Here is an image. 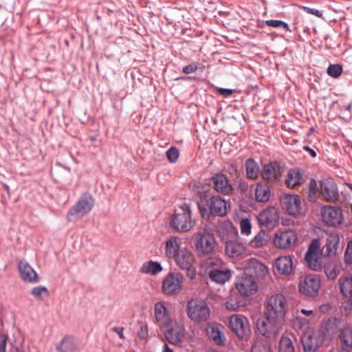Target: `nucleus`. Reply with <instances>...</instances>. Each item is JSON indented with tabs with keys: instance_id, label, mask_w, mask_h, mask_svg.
Returning <instances> with one entry per match:
<instances>
[{
	"instance_id": "1",
	"label": "nucleus",
	"mask_w": 352,
	"mask_h": 352,
	"mask_svg": "<svg viewBox=\"0 0 352 352\" xmlns=\"http://www.w3.org/2000/svg\"><path fill=\"white\" fill-rule=\"evenodd\" d=\"M283 321L263 314L256 322L260 335L268 340L275 339L282 330Z\"/></svg>"
},
{
	"instance_id": "2",
	"label": "nucleus",
	"mask_w": 352,
	"mask_h": 352,
	"mask_svg": "<svg viewBox=\"0 0 352 352\" xmlns=\"http://www.w3.org/2000/svg\"><path fill=\"white\" fill-rule=\"evenodd\" d=\"M170 225L177 232H187L195 226V221L192 219V212L188 204H184L179 206L173 215Z\"/></svg>"
},
{
	"instance_id": "3",
	"label": "nucleus",
	"mask_w": 352,
	"mask_h": 352,
	"mask_svg": "<svg viewBox=\"0 0 352 352\" xmlns=\"http://www.w3.org/2000/svg\"><path fill=\"white\" fill-rule=\"evenodd\" d=\"M287 311V302L281 294H274L267 300L263 314L284 322Z\"/></svg>"
},
{
	"instance_id": "4",
	"label": "nucleus",
	"mask_w": 352,
	"mask_h": 352,
	"mask_svg": "<svg viewBox=\"0 0 352 352\" xmlns=\"http://www.w3.org/2000/svg\"><path fill=\"white\" fill-rule=\"evenodd\" d=\"M204 218H209L210 215L223 217L226 215L229 204L219 195L212 196L203 206L199 205Z\"/></svg>"
},
{
	"instance_id": "5",
	"label": "nucleus",
	"mask_w": 352,
	"mask_h": 352,
	"mask_svg": "<svg viewBox=\"0 0 352 352\" xmlns=\"http://www.w3.org/2000/svg\"><path fill=\"white\" fill-rule=\"evenodd\" d=\"M188 316L195 322L207 321L210 316V311L207 303L201 299H192L186 306Z\"/></svg>"
},
{
	"instance_id": "6",
	"label": "nucleus",
	"mask_w": 352,
	"mask_h": 352,
	"mask_svg": "<svg viewBox=\"0 0 352 352\" xmlns=\"http://www.w3.org/2000/svg\"><path fill=\"white\" fill-rule=\"evenodd\" d=\"M324 332L319 329H308L301 334L300 341L304 352H316L322 344Z\"/></svg>"
},
{
	"instance_id": "7",
	"label": "nucleus",
	"mask_w": 352,
	"mask_h": 352,
	"mask_svg": "<svg viewBox=\"0 0 352 352\" xmlns=\"http://www.w3.org/2000/svg\"><path fill=\"white\" fill-rule=\"evenodd\" d=\"M173 260L179 269L186 271L187 277H188L190 280H192L195 278V258L190 250L186 248H181L177 255L175 256Z\"/></svg>"
},
{
	"instance_id": "8",
	"label": "nucleus",
	"mask_w": 352,
	"mask_h": 352,
	"mask_svg": "<svg viewBox=\"0 0 352 352\" xmlns=\"http://www.w3.org/2000/svg\"><path fill=\"white\" fill-rule=\"evenodd\" d=\"M94 205V199L90 195H83L67 214L69 221H73L89 213Z\"/></svg>"
},
{
	"instance_id": "9",
	"label": "nucleus",
	"mask_w": 352,
	"mask_h": 352,
	"mask_svg": "<svg viewBox=\"0 0 352 352\" xmlns=\"http://www.w3.org/2000/svg\"><path fill=\"white\" fill-rule=\"evenodd\" d=\"M184 276L179 272H170L163 279L162 292L164 294L173 296L183 289Z\"/></svg>"
},
{
	"instance_id": "10",
	"label": "nucleus",
	"mask_w": 352,
	"mask_h": 352,
	"mask_svg": "<svg viewBox=\"0 0 352 352\" xmlns=\"http://www.w3.org/2000/svg\"><path fill=\"white\" fill-rule=\"evenodd\" d=\"M195 248L204 254L212 253L217 243L212 234L204 230L199 232L193 236Z\"/></svg>"
},
{
	"instance_id": "11",
	"label": "nucleus",
	"mask_w": 352,
	"mask_h": 352,
	"mask_svg": "<svg viewBox=\"0 0 352 352\" xmlns=\"http://www.w3.org/2000/svg\"><path fill=\"white\" fill-rule=\"evenodd\" d=\"M153 316L155 323L161 329L170 326L175 320L171 317L168 303L164 301H159L154 304Z\"/></svg>"
},
{
	"instance_id": "12",
	"label": "nucleus",
	"mask_w": 352,
	"mask_h": 352,
	"mask_svg": "<svg viewBox=\"0 0 352 352\" xmlns=\"http://www.w3.org/2000/svg\"><path fill=\"white\" fill-rule=\"evenodd\" d=\"M320 213L322 221L328 226L337 228L344 222L342 210L339 207L325 206L321 208Z\"/></svg>"
},
{
	"instance_id": "13",
	"label": "nucleus",
	"mask_w": 352,
	"mask_h": 352,
	"mask_svg": "<svg viewBox=\"0 0 352 352\" xmlns=\"http://www.w3.org/2000/svg\"><path fill=\"white\" fill-rule=\"evenodd\" d=\"M320 287V279L318 276L315 274L306 275L304 279L298 283L300 293L309 297L317 296Z\"/></svg>"
},
{
	"instance_id": "14",
	"label": "nucleus",
	"mask_w": 352,
	"mask_h": 352,
	"mask_svg": "<svg viewBox=\"0 0 352 352\" xmlns=\"http://www.w3.org/2000/svg\"><path fill=\"white\" fill-rule=\"evenodd\" d=\"M298 236L292 229L278 230L274 235L273 242L278 249H287L294 245L297 241Z\"/></svg>"
},
{
	"instance_id": "15",
	"label": "nucleus",
	"mask_w": 352,
	"mask_h": 352,
	"mask_svg": "<svg viewBox=\"0 0 352 352\" xmlns=\"http://www.w3.org/2000/svg\"><path fill=\"white\" fill-rule=\"evenodd\" d=\"M229 327L241 339L246 338L250 333L248 318L240 314H234L229 318Z\"/></svg>"
},
{
	"instance_id": "16",
	"label": "nucleus",
	"mask_w": 352,
	"mask_h": 352,
	"mask_svg": "<svg viewBox=\"0 0 352 352\" xmlns=\"http://www.w3.org/2000/svg\"><path fill=\"white\" fill-rule=\"evenodd\" d=\"M320 192L324 201L334 203L338 200L339 191L335 180L325 178L320 182Z\"/></svg>"
},
{
	"instance_id": "17",
	"label": "nucleus",
	"mask_w": 352,
	"mask_h": 352,
	"mask_svg": "<svg viewBox=\"0 0 352 352\" xmlns=\"http://www.w3.org/2000/svg\"><path fill=\"white\" fill-rule=\"evenodd\" d=\"M236 289L241 296H250L257 292V284L251 275L241 276L236 283Z\"/></svg>"
},
{
	"instance_id": "18",
	"label": "nucleus",
	"mask_w": 352,
	"mask_h": 352,
	"mask_svg": "<svg viewBox=\"0 0 352 352\" xmlns=\"http://www.w3.org/2000/svg\"><path fill=\"white\" fill-rule=\"evenodd\" d=\"M213 189L223 195H230L234 188L226 175L221 173H215L211 178Z\"/></svg>"
},
{
	"instance_id": "19",
	"label": "nucleus",
	"mask_w": 352,
	"mask_h": 352,
	"mask_svg": "<svg viewBox=\"0 0 352 352\" xmlns=\"http://www.w3.org/2000/svg\"><path fill=\"white\" fill-rule=\"evenodd\" d=\"M320 242L318 239L311 241L308 250L305 254V259L308 266L313 270L318 271L321 268V263L319 260Z\"/></svg>"
},
{
	"instance_id": "20",
	"label": "nucleus",
	"mask_w": 352,
	"mask_h": 352,
	"mask_svg": "<svg viewBox=\"0 0 352 352\" xmlns=\"http://www.w3.org/2000/svg\"><path fill=\"white\" fill-rule=\"evenodd\" d=\"M233 239H227L225 242V252L229 257H237L245 253V245L237 236V233L233 232Z\"/></svg>"
},
{
	"instance_id": "21",
	"label": "nucleus",
	"mask_w": 352,
	"mask_h": 352,
	"mask_svg": "<svg viewBox=\"0 0 352 352\" xmlns=\"http://www.w3.org/2000/svg\"><path fill=\"white\" fill-rule=\"evenodd\" d=\"M224 327L218 323L210 322L207 324L206 333L217 345L224 346L226 343V338L223 332Z\"/></svg>"
},
{
	"instance_id": "22",
	"label": "nucleus",
	"mask_w": 352,
	"mask_h": 352,
	"mask_svg": "<svg viewBox=\"0 0 352 352\" xmlns=\"http://www.w3.org/2000/svg\"><path fill=\"white\" fill-rule=\"evenodd\" d=\"M164 329H166L164 332V336L170 344H179L184 336V327L175 320L170 326Z\"/></svg>"
},
{
	"instance_id": "23",
	"label": "nucleus",
	"mask_w": 352,
	"mask_h": 352,
	"mask_svg": "<svg viewBox=\"0 0 352 352\" xmlns=\"http://www.w3.org/2000/svg\"><path fill=\"white\" fill-rule=\"evenodd\" d=\"M340 294L345 298L352 307V274H342L338 280Z\"/></svg>"
},
{
	"instance_id": "24",
	"label": "nucleus",
	"mask_w": 352,
	"mask_h": 352,
	"mask_svg": "<svg viewBox=\"0 0 352 352\" xmlns=\"http://www.w3.org/2000/svg\"><path fill=\"white\" fill-rule=\"evenodd\" d=\"M262 178L268 183H274L281 177L280 168L276 162H270L264 165L261 171Z\"/></svg>"
},
{
	"instance_id": "25",
	"label": "nucleus",
	"mask_w": 352,
	"mask_h": 352,
	"mask_svg": "<svg viewBox=\"0 0 352 352\" xmlns=\"http://www.w3.org/2000/svg\"><path fill=\"white\" fill-rule=\"evenodd\" d=\"M282 202L289 214L296 216L301 213L302 207L298 195H287L283 197Z\"/></svg>"
},
{
	"instance_id": "26",
	"label": "nucleus",
	"mask_w": 352,
	"mask_h": 352,
	"mask_svg": "<svg viewBox=\"0 0 352 352\" xmlns=\"http://www.w3.org/2000/svg\"><path fill=\"white\" fill-rule=\"evenodd\" d=\"M18 270L20 277L24 282L34 284L39 281L37 273L27 261L24 260L19 261Z\"/></svg>"
},
{
	"instance_id": "27",
	"label": "nucleus",
	"mask_w": 352,
	"mask_h": 352,
	"mask_svg": "<svg viewBox=\"0 0 352 352\" xmlns=\"http://www.w3.org/2000/svg\"><path fill=\"white\" fill-rule=\"evenodd\" d=\"M258 221L261 226L274 227L278 221L277 209L273 206L267 207L259 214Z\"/></svg>"
},
{
	"instance_id": "28",
	"label": "nucleus",
	"mask_w": 352,
	"mask_h": 352,
	"mask_svg": "<svg viewBox=\"0 0 352 352\" xmlns=\"http://www.w3.org/2000/svg\"><path fill=\"white\" fill-rule=\"evenodd\" d=\"M208 276L211 281L219 285H223L232 278V272L223 265L217 270L209 272Z\"/></svg>"
},
{
	"instance_id": "29",
	"label": "nucleus",
	"mask_w": 352,
	"mask_h": 352,
	"mask_svg": "<svg viewBox=\"0 0 352 352\" xmlns=\"http://www.w3.org/2000/svg\"><path fill=\"white\" fill-rule=\"evenodd\" d=\"M292 256L289 255L279 256L274 264L276 270L279 274L289 275L293 270Z\"/></svg>"
},
{
	"instance_id": "30",
	"label": "nucleus",
	"mask_w": 352,
	"mask_h": 352,
	"mask_svg": "<svg viewBox=\"0 0 352 352\" xmlns=\"http://www.w3.org/2000/svg\"><path fill=\"white\" fill-rule=\"evenodd\" d=\"M245 270L254 274L258 278H263L268 273L267 267L256 259H250L245 267Z\"/></svg>"
},
{
	"instance_id": "31",
	"label": "nucleus",
	"mask_w": 352,
	"mask_h": 352,
	"mask_svg": "<svg viewBox=\"0 0 352 352\" xmlns=\"http://www.w3.org/2000/svg\"><path fill=\"white\" fill-rule=\"evenodd\" d=\"M339 243L340 236L338 233L331 232L328 234L326 244L323 247V249H324V254L328 256L335 254L338 248Z\"/></svg>"
},
{
	"instance_id": "32",
	"label": "nucleus",
	"mask_w": 352,
	"mask_h": 352,
	"mask_svg": "<svg viewBox=\"0 0 352 352\" xmlns=\"http://www.w3.org/2000/svg\"><path fill=\"white\" fill-rule=\"evenodd\" d=\"M165 255L168 258H174L179 252V239L176 236H170L165 243Z\"/></svg>"
},
{
	"instance_id": "33",
	"label": "nucleus",
	"mask_w": 352,
	"mask_h": 352,
	"mask_svg": "<svg viewBox=\"0 0 352 352\" xmlns=\"http://www.w3.org/2000/svg\"><path fill=\"white\" fill-rule=\"evenodd\" d=\"M340 346L343 352H352V329L344 328L340 334Z\"/></svg>"
},
{
	"instance_id": "34",
	"label": "nucleus",
	"mask_w": 352,
	"mask_h": 352,
	"mask_svg": "<svg viewBox=\"0 0 352 352\" xmlns=\"http://www.w3.org/2000/svg\"><path fill=\"white\" fill-rule=\"evenodd\" d=\"M303 181V175L298 168L290 169L287 174L285 180L286 184L289 188H294L300 185Z\"/></svg>"
},
{
	"instance_id": "35",
	"label": "nucleus",
	"mask_w": 352,
	"mask_h": 352,
	"mask_svg": "<svg viewBox=\"0 0 352 352\" xmlns=\"http://www.w3.org/2000/svg\"><path fill=\"white\" fill-rule=\"evenodd\" d=\"M292 338L294 336L291 333L283 334L279 341L278 352H295Z\"/></svg>"
},
{
	"instance_id": "36",
	"label": "nucleus",
	"mask_w": 352,
	"mask_h": 352,
	"mask_svg": "<svg viewBox=\"0 0 352 352\" xmlns=\"http://www.w3.org/2000/svg\"><path fill=\"white\" fill-rule=\"evenodd\" d=\"M224 265L223 262L218 258L210 257L206 259L202 263V267L204 269V274L208 275V272L220 269Z\"/></svg>"
},
{
	"instance_id": "37",
	"label": "nucleus",
	"mask_w": 352,
	"mask_h": 352,
	"mask_svg": "<svg viewBox=\"0 0 352 352\" xmlns=\"http://www.w3.org/2000/svg\"><path fill=\"white\" fill-rule=\"evenodd\" d=\"M255 199L259 202H266L270 197V190L268 186L258 183L254 190Z\"/></svg>"
},
{
	"instance_id": "38",
	"label": "nucleus",
	"mask_w": 352,
	"mask_h": 352,
	"mask_svg": "<svg viewBox=\"0 0 352 352\" xmlns=\"http://www.w3.org/2000/svg\"><path fill=\"white\" fill-rule=\"evenodd\" d=\"M163 268L161 265L155 261H148L144 263L141 269L140 272L143 274H149L151 275H155L162 271Z\"/></svg>"
},
{
	"instance_id": "39",
	"label": "nucleus",
	"mask_w": 352,
	"mask_h": 352,
	"mask_svg": "<svg viewBox=\"0 0 352 352\" xmlns=\"http://www.w3.org/2000/svg\"><path fill=\"white\" fill-rule=\"evenodd\" d=\"M324 272L329 280H334L340 273V266L337 262H328L324 266Z\"/></svg>"
},
{
	"instance_id": "40",
	"label": "nucleus",
	"mask_w": 352,
	"mask_h": 352,
	"mask_svg": "<svg viewBox=\"0 0 352 352\" xmlns=\"http://www.w3.org/2000/svg\"><path fill=\"white\" fill-rule=\"evenodd\" d=\"M246 175L248 178L255 179L258 176L259 166L258 164L251 158L245 162Z\"/></svg>"
},
{
	"instance_id": "41",
	"label": "nucleus",
	"mask_w": 352,
	"mask_h": 352,
	"mask_svg": "<svg viewBox=\"0 0 352 352\" xmlns=\"http://www.w3.org/2000/svg\"><path fill=\"white\" fill-rule=\"evenodd\" d=\"M267 242V234L265 231H261L250 241V246L254 248H260L266 245Z\"/></svg>"
},
{
	"instance_id": "42",
	"label": "nucleus",
	"mask_w": 352,
	"mask_h": 352,
	"mask_svg": "<svg viewBox=\"0 0 352 352\" xmlns=\"http://www.w3.org/2000/svg\"><path fill=\"white\" fill-rule=\"evenodd\" d=\"M75 349L74 340L72 338L65 337L60 342L57 349L61 352H72Z\"/></svg>"
},
{
	"instance_id": "43",
	"label": "nucleus",
	"mask_w": 352,
	"mask_h": 352,
	"mask_svg": "<svg viewBox=\"0 0 352 352\" xmlns=\"http://www.w3.org/2000/svg\"><path fill=\"white\" fill-rule=\"evenodd\" d=\"M251 352H271L270 345L267 340H257L252 346Z\"/></svg>"
},
{
	"instance_id": "44",
	"label": "nucleus",
	"mask_w": 352,
	"mask_h": 352,
	"mask_svg": "<svg viewBox=\"0 0 352 352\" xmlns=\"http://www.w3.org/2000/svg\"><path fill=\"white\" fill-rule=\"evenodd\" d=\"M294 324L300 331L301 334L305 331H307L308 329L314 328L309 325V322L307 319L300 316H297L295 318Z\"/></svg>"
},
{
	"instance_id": "45",
	"label": "nucleus",
	"mask_w": 352,
	"mask_h": 352,
	"mask_svg": "<svg viewBox=\"0 0 352 352\" xmlns=\"http://www.w3.org/2000/svg\"><path fill=\"white\" fill-rule=\"evenodd\" d=\"M30 294L37 300H43L49 296L47 289L44 286H37L32 289Z\"/></svg>"
},
{
	"instance_id": "46",
	"label": "nucleus",
	"mask_w": 352,
	"mask_h": 352,
	"mask_svg": "<svg viewBox=\"0 0 352 352\" xmlns=\"http://www.w3.org/2000/svg\"><path fill=\"white\" fill-rule=\"evenodd\" d=\"M309 195L308 199L310 201L315 202L318 196L317 182L314 179H311L309 183Z\"/></svg>"
},
{
	"instance_id": "47",
	"label": "nucleus",
	"mask_w": 352,
	"mask_h": 352,
	"mask_svg": "<svg viewBox=\"0 0 352 352\" xmlns=\"http://www.w3.org/2000/svg\"><path fill=\"white\" fill-rule=\"evenodd\" d=\"M327 72L331 77L338 78L342 73V66L340 64L330 65Z\"/></svg>"
},
{
	"instance_id": "48",
	"label": "nucleus",
	"mask_w": 352,
	"mask_h": 352,
	"mask_svg": "<svg viewBox=\"0 0 352 352\" xmlns=\"http://www.w3.org/2000/svg\"><path fill=\"white\" fill-rule=\"evenodd\" d=\"M241 233L243 235L248 236L251 234L252 224L248 219H243L240 221Z\"/></svg>"
},
{
	"instance_id": "49",
	"label": "nucleus",
	"mask_w": 352,
	"mask_h": 352,
	"mask_svg": "<svg viewBox=\"0 0 352 352\" xmlns=\"http://www.w3.org/2000/svg\"><path fill=\"white\" fill-rule=\"evenodd\" d=\"M166 155L170 163H175L178 160L179 152L176 147L173 146L166 152Z\"/></svg>"
},
{
	"instance_id": "50",
	"label": "nucleus",
	"mask_w": 352,
	"mask_h": 352,
	"mask_svg": "<svg viewBox=\"0 0 352 352\" xmlns=\"http://www.w3.org/2000/svg\"><path fill=\"white\" fill-rule=\"evenodd\" d=\"M266 24L270 27L283 28L285 29L287 31L290 32L288 25L286 23H285L284 21H282L280 20H268V21H266Z\"/></svg>"
},
{
	"instance_id": "51",
	"label": "nucleus",
	"mask_w": 352,
	"mask_h": 352,
	"mask_svg": "<svg viewBox=\"0 0 352 352\" xmlns=\"http://www.w3.org/2000/svg\"><path fill=\"white\" fill-rule=\"evenodd\" d=\"M225 306L228 310L236 311L240 305L235 298L230 296L225 303Z\"/></svg>"
},
{
	"instance_id": "52",
	"label": "nucleus",
	"mask_w": 352,
	"mask_h": 352,
	"mask_svg": "<svg viewBox=\"0 0 352 352\" xmlns=\"http://www.w3.org/2000/svg\"><path fill=\"white\" fill-rule=\"evenodd\" d=\"M344 258L346 263L352 265V240L348 242Z\"/></svg>"
},
{
	"instance_id": "53",
	"label": "nucleus",
	"mask_w": 352,
	"mask_h": 352,
	"mask_svg": "<svg viewBox=\"0 0 352 352\" xmlns=\"http://www.w3.org/2000/svg\"><path fill=\"white\" fill-rule=\"evenodd\" d=\"M199 66V63H193L183 67L182 72L186 74H192L198 69Z\"/></svg>"
},
{
	"instance_id": "54",
	"label": "nucleus",
	"mask_w": 352,
	"mask_h": 352,
	"mask_svg": "<svg viewBox=\"0 0 352 352\" xmlns=\"http://www.w3.org/2000/svg\"><path fill=\"white\" fill-rule=\"evenodd\" d=\"M302 10H303L304 11H305L308 14H313V15H315L318 17H321L322 16V12L318 10H316V9H314V8H310L309 7H306V6H301L300 7Z\"/></svg>"
},
{
	"instance_id": "55",
	"label": "nucleus",
	"mask_w": 352,
	"mask_h": 352,
	"mask_svg": "<svg viewBox=\"0 0 352 352\" xmlns=\"http://www.w3.org/2000/svg\"><path fill=\"white\" fill-rule=\"evenodd\" d=\"M225 170L231 175H236L238 171L237 166L234 164H228V167L225 168Z\"/></svg>"
},
{
	"instance_id": "56",
	"label": "nucleus",
	"mask_w": 352,
	"mask_h": 352,
	"mask_svg": "<svg viewBox=\"0 0 352 352\" xmlns=\"http://www.w3.org/2000/svg\"><path fill=\"white\" fill-rule=\"evenodd\" d=\"M234 90L229 89L219 88L217 89V92L220 95L225 96V97L232 95L234 93Z\"/></svg>"
},
{
	"instance_id": "57",
	"label": "nucleus",
	"mask_w": 352,
	"mask_h": 352,
	"mask_svg": "<svg viewBox=\"0 0 352 352\" xmlns=\"http://www.w3.org/2000/svg\"><path fill=\"white\" fill-rule=\"evenodd\" d=\"M298 311L300 312L302 314L306 316H310L311 318H315L316 316V311L310 309H301Z\"/></svg>"
},
{
	"instance_id": "58",
	"label": "nucleus",
	"mask_w": 352,
	"mask_h": 352,
	"mask_svg": "<svg viewBox=\"0 0 352 352\" xmlns=\"http://www.w3.org/2000/svg\"><path fill=\"white\" fill-rule=\"evenodd\" d=\"M7 336L0 335V352H6Z\"/></svg>"
},
{
	"instance_id": "59",
	"label": "nucleus",
	"mask_w": 352,
	"mask_h": 352,
	"mask_svg": "<svg viewBox=\"0 0 352 352\" xmlns=\"http://www.w3.org/2000/svg\"><path fill=\"white\" fill-rule=\"evenodd\" d=\"M8 352H29L28 351L24 350L23 349H19L15 346L12 345L9 349Z\"/></svg>"
},
{
	"instance_id": "60",
	"label": "nucleus",
	"mask_w": 352,
	"mask_h": 352,
	"mask_svg": "<svg viewBox=\"0 0 352 352\" xmlns=\"http://www.w3.org/2000/svg\"><path fill=\"white\" fill-rule=\"evenodd\" d=\"M303 149L307 151L312 157H315L316 156V153L309 146H305L303 147Z\"/></svg>"
},
{
	"instance_id": "61",
	"label": "nucleus",
	"mask_w": 352,
	"mask_h": 352,
	"mask_svg": "<svg viewBox=\"0 0 352 352\" xmlns=\"http://www.w3.org/2000/svg\"><path fill=\"white\" fill-rule=\"evenodd\" d=\"M113 331L114 332H116V333L118 334L119 337L121 338V339H123L124 338V334H123V329L122 328H118V327H114L113 329Z\"/></svg>"
},
{
	"instance_id": "62",
	"label": "nucleus",
	"mask_w": 352,
	"mask_h": 352,
	"mask_svg": "<svg viewBox=\"0 0 352 352\" xmlns=\"http://www.w3.org/2000/svg\"><path fill=\"white\" fill-rule=\"evenodd\" d=\"M164 352H173V350L169 348L167 344H164Z\"/></svg>"
},
{
	"instance_id": "63",
	"label": "nucleus",
	"mask_w": 352,
	"mask_h": 352,
	"mask_svg": "<svg viewBox=\"0 0 352 352\" xmlns=\"http://www.w3.org/2000/svg\"><path fill=\"white\" fill-rule=\"evenodd\" d=\"M241 189H243V190H245L247 188V184L245 183H243L240 186Z\"/></svg>"
},
{
	"instance_id": "64",
	"label": "nucleus",
	"mask_w": 352,
	"mask_h": 352,
	"mask_svg": "<svg viewBox=\"0 0 352 352\" xmlns=\"http://www.w3.org/2000/svg\"><path fill=\"white\" fill-rule=\"evenodd\" d=\"M346 185L350 189V190L352 192V184L347 183V184H346Z\"/></svg>"
}]
</instances>
